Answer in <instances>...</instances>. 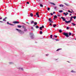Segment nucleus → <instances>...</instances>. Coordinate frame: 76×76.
Here are the masks:
<instances>
[{"label":"nucleus","instance_id":"nucleus-1","mask_svg":"<svg viewBox=\"0 0 76 76\" xmlns=\"http://www.w3.org/2000/svg\"><path fill=\"white\" fill-rule=\"evenodd\" d=\"M16 29V30H17L18 32H19V33H20V34H24V32H23V31H21V30H19L18 29Z\"/></svg>","mask_w":76,"mask_h":76},{"label":"nucleus","instance_id":"nucleus-2","mask_svg":"<svg viewBox=\"0 0 76 76\" xmlns=\"http://www.w3.org/2000/svg\"><path fill=\"white\" fill-rule=\"evenodd\" d=\"M64 35H65L66 37H69V34H68V33H66L65 32H64L63 33Z\"/></svg>","mask_w":76,"mask_h":76},{"label":"nucleus","instance_id":"nucleus-3","mask_svg":"<svg viewBox=\"0 0 76 76\" xmlns=\"http://www.w3.org/2000/svg\"><path fill=\"white\" fill-rule=\"evenodd\" d=\"M65 22L66 23H70V22H71V21H70V20H69L68 21H67L66 20L65 21Z\"/></svg>","mask_w":76,"mask_h":76},{"label":"nucleus","instance_id":"nucleus-4","mask_svg":"<svg viewBox=\"0 0 76 76\" xmlns=\"http://www.w3.org/2000/svg\"><path fill=\"white\" fill-rule=\"evenodd\" d=\"M36 15L37 16V17L38 18H39V14H38V12L36 13Z\"/></svg>","mask_w":76,"mask_h":76},{"label":"nucleus","instance_id":"nucleus-5","mask_svg":"<svg viewBox=\"0 0 76 76\" xmlns=\"http://www.w3.org/2000/svg\"><path fill=\"white\" fill-rule=\"evenodd\" d=\"M61 19H63L64 21H66V19L64 18L63 17H61Z\"/></svg>","mask_w":76,"mask_h":76},{"label":"nucleus","instance_id":"nucleus-6","mask_svg":"<svg viewBox=\"0 0 76 76\" xmlns=\"http://www.w3.org/2000/svg\"><path fill=\"white\" fill-rule=\"evenodd\" d=\"M32 35H31V36H30V37L31 38H32V39H33L34 38V37H33V36L34 35V34H32Z\"/></svg>","mask_w":76,"mask_h":76},{"label":"nucleus","instance_id":"nucleus-7","mask_svg":"<svg viewBox=\"0 0 76 76\" xmlns=\"http://www.w3.org/2000/svg\"><path fill=\"white\" fill-rule=\"evenodd\" d=\"M7 24H8V25H12V26H13V25H14V24H11L9 23V22H7Z\"/></svg>","mask_w":76,"mask_h":76},{"label":"nucleus","instance_id":"nucleus-8","mask_svg":"<svg viewBox=\"0 0 76 76\" xmlns=\"http://www.w3.org/2000/svg\"><path fill=\"white\" fill-rule=\"evenodd\" d=\"M50 4H53V5H54V6H55V5H56V4H54V3L50 2Z\"/></svg>","mask_w":76,"mask_h":76},{"label":"nucleus","instance_id":"nucleus-9","mask_svg":"<svg viewBox=\"0 0 76 76\" xmlns=\"http://www.w3.org/2000/svg\"><path fill=\"white\" fill-rule=\"evenodd\" d=\"M63 14L64 15H65L66 16H67V15L69 14V13H68V12H66V13L64 12L63 13Z\"/></svg>","mask_w":76,"mask_h":76},{"label":"nucleus","instance_id":"nucleus-10","mask_svg":"<svg viewBox=\"0 0 76 76\" xmlns=\"http://www.w3.org/2000/svg\"><path fill=\"white\" fill-rule=\"evenodd\" d=\"M14 23H19V22L18 21H14Z\"/></svg>","mask_w":76,"mask_h":76},{"label":"nucleus","instance_id":"nucleus-11","mask_svg":"<svg viewBox=\"0 0 76 76\" xmlns=\"http://www.w3.org/2000/svg\"><path fill=\"white\" fill-rule=\"evenodd\" d=\"M17 26L18 28H22V26L20 25V26L18 25Z\"/></svg>","mask_w":76,"mask_h":76},{"label":"nucleus","instance_id":"nucleus-12","mask_svg":"<svg viewBox=\"0 0 76 76\" xmlns=\"http://www.w3.org/2000/svg\"><path fill=\"white\" fill-rule=\"evenodd\" d=\"M30 15L31 17H32V16H33V14H32V13H31L30 14Z\"/></svg>","mask_w":76,"mask_h":76},{"label":"nucleus","instance_id":"nucleus-13","mask_svg":"<svg viewBox=\"0 0 76 76\" xmlns=\"http://www.w3.org/2000/svg\"><path fill=\"white\" fill-rule=\"evenodd\" d=\"M73 18V16H71V19L70 20L71 21H72V19Z\"/></svg>","mask_w":76,"mask_h":76},{"label":"nucleus","instance_id":"nucleus-14","mask_svg":"<svg viewBox=\"0 0 76 76\" xmlns=\"http://www.w3.org/2000/svg\"><path fill=\"white\" fill-rule=\"evenodd\" d=\"M35 28H36V29H38V28H39V26H35Z\"/></svg>","mask_w":76,"mask_h":76},{"label":"nucleus","instance_id":"nucleus-15","mask_svg":"<svg viewBox=\"0 0 76 76\" xmlns=\"http://www.w3.org/2000/svg\"><path fill=\"white\" fill-rule=\"evenodd\" d=\"M60 7H64V6L62 4H60L59 5Z\"/></svg>","mask_w":76,"mask_h":76},{"label":"nucleus","instance_id":"nucleus-16","mask_svg":"<svg viewBox=\"0 0 76 76\" xmlns=\"http://www.w3.org/2000/svg\"><path fill=\"white\" fill-rule=\"evenodd\" d=\"M72 23V26H75V25H76V24H74L73 23Z\"/></svg>","mask_w":76,"mask_h":76},{"label":"nucleus","instance_id":"nucleus-17","mask_svg":"<svg viewBox=\"0 0 76 76\" xmlns=\"http://www.w3.org/2000/svg\"><path fill=\"white\" fill-rule=\"evenodd\" d=\"M53 26L54 28H55V27H56V26H57V25L56 24H53Z\"/></svg>","mask_w":76,"mask_h":76},{"label":"nucleus","instance_id":"nucleus-18","mask_svg":"<svg viewBox=\"0 0 76 76\" xmlns=\"http://www.w3.org/2000/svg\"><path fill=\"white\" fill-rule=\"evenodd\" d=\"M34 25H37V22H34Z\"/></svg>","mask_w":76,"mask_h":76},{"label":"nucleus","instance_id":"nucleus-19","mask_svg":"<svg viewBox=\"0 0 76 76\" xmlns=\"http://www.w3.org/2000/svg\"><path fill=\"white\" fill-rule=\"evenodd\" d=\"M57 17L56 16V15H55V16H54V18H53L54 19H55V18H57Z\"/></svg>","mask_w":76,"mask_h":76},{"label":"nucleus","instance_id":"nucleus-20","mask_svg":"<svg viewBox=\"0 0 76 76\" xmlns=\"http://www.w3.org/2000/svg\"><path fill=\"white\" fill-rule=\"evenodd\" d=\"M22 27L23 28L25 29V26H22Z\"/></svg>","mask_w":76,"mask_h":76},{"label":"nucleus","instance_id":"nucleus-21","mask_svg":"<svg viewBox=\"0 0 76 76\" xmlns=\"http://www.w3.org/2000/svg\"><path fill=\"white\" fill-rule=\"evenodd\" d=\"M59 12H60V13H62V12H63V10H59Z\"/></svg>","mask_w":76,"mask_h":76},{"label":"nucleus","instance_id":"nucleus-22","mask_svg":"<svg viewBox=\"0 0 76 76\" xmlns=\"http://www.w3.org/2000/svg\"><path fill=\"white\" fill-rule=\"evenodd\" d=\"M61 50V49H60V48L56 50V51H59V50Z\"/></svg>","mask_w":76,"mask_h":76},{"label":"nucleus","instance_id":"nucleus-23","mask_svg":"<svg viewBox=\"0 0 76 76\" xmlns=\"http://www.w3.org/2000/svg\"><path fill=\"white\" fill-rule=\"evenodd\" d=\"M69 36H70V35H72V33H71L70 32H69Z\"/></svg>","mask_w":76,"mask_h":76},{"label":"nucleus","instance_id":"nucleus-24","mask_svg":"<svg viewBox=\"0 0 76 76\" xmlns=\"http://www.w3.org/2000/svg\"><path fill=\"white\" fill-rule=\"evenodd\" d=\"M33 23H34V21H31V24H32Z\"/></svg>","mask_w":76,"mask_h":76},{"label":"nucleus","instance_id":"nucleus-25","mask_svg":"<svg viewBox=\"0 0 76 76\" xmlns=\"http://www.w3.org/2000/svg\"><path fill=\"white\" fill-rule=\"evenodd\" d=\"M3 21H4L5 22H6V19H5L4 18L3 19Z\"/></svg>","mask_w":76,"mask_h":76},{"label":"nucleus","instance_id":"nucleus-26","mask_svg":"<svg viewBox=\"0 0 76 76\" xmlns=\"http://www.w3.org/2000/svg\"><path fill=\"white\" fill-rule=\"evenodd\" d=\"M59 32H62V30H61V29H60L59 30Z\"/></svg>","mask_w":76,"mask_h":76},{"label":"nucleus","instance_id":"nucleus-27","mask_svg":"<svg viewBox=\"0 0 76 76\" xmlns=\"http://www.w3.org/2000/svg\"><path fill=\"white\" fill-rule=\"evenodd\" d=\"M73 19H76V16H74V17H73Z\"/></svg>","mask_w":76,"mask_h":76},{"label":"nucleus","instance_id":"nucleus-28","mask_svg":"<svg viewBox=\"0 0 76 76\" xmlns=\"http://www.w3.org/2000/svg\"><path fill=\"white\" fill-rule=\"evenodd\" d=\"M49 21H50V22L51 20V18H49Z\"/></svg>","mask_w":76,"mask_h":76},{"label":"nucleus","instance_id":"nucleus-29","mask_svg":"<svg viewBox=\"0 0 76 76\" xmlns=\"http://www.w3.org/2000/svg\"><path fill=\"white\" fill-rule=\"evenodd\" d=\"M40 7H43V5H42V4H41L40 5Z\"/></svg>","mask_w":76,"mask_h":76},{"label":"nucleus","instance_id":"nucleus-30","mask_svg":"<svg viewBox=\"0 0 76 76\" xmlns=\"http://www.w3.org/2000/svg\"><path fill=\"white\" fill-rule=\"evenodd\" d=\"M50 8H48V11H50Z\"/></svg>","mask_w":76,"mask_h":76},{"label":"nucleus","instance_id":"nucleus-31","mask_svg":"<svg viewBox=\"0 0 76 76\" xmlns=\"http://www.w3.org/2000/svg\"><path fill=\"white\" fill-rule=\"evenodd\" d=\"M40 34H42V32L41 31H40Z\"/></svg>","mask_w":76,"mask_h":76},{"label":"nucleus","instance_id":"nucleus-32","mask_svg":"<svg viewBox=\"0 0 76 76\" xmlns=\"http://www.w3.org/2000/svg\"><path fill=\"white\" fill-rule=\"evenodd\" d=\"M20 69H21V70L23 71V68H22Z\"/></svg>","mask_w":76,"mask_h":76},{"label":"nucleus","instance_id":"nucleus-33","mask_svg":"<svg viewBox=\"0 0 76 76\" xmlns=\"http://www.w3.org/2000/svg\"><path fill=\"white\" fill-rule=\"evenodd\" d=\"M66 29H67V30H68V29H69V27H66Z\"/></svg>","mask_w":76,"mask_h":76},{"label":"nucleus","instance_id":"nucleus-34","mask_svg":"<svg viewBox=\"0 0 76 76\" xmlns=\"http://www.w3.org/2000/svg\"><path fill=\"white\" fill-rule=\"evenodd\" d=\"M40 30H42V27H40Z\"/></svg>","mask_w":76,"mask_h":76},{"label":"nucleus","instance_id":"nucleus-35","mask_svg":"<svg viewBox=\"0 0 76 76\" xmlns=\"http://www.w3.org/2000/svg\"><path fill=\"white\" fill-rule=\"evenodd\" d=\"M57 16H58V17H60V15L58 14L57 15Z\"/></svg>","mask_w":76,"mask_h":76},{"label":"nucleus","instance_id":"nucleus-36","mask_svg":"<svg viewBox=\"0 0 76 76\" xmlns=\"http://www.w3.org/2000/svg\"><path fill=\"white\" fill-rule=\"evenodd\" d=\"M71 72H72L73 73H75V72L73 70H72L71 71Z\"/></svg>","mask_w":76,"mask_h":76},{"label":"nucleus","instance_id":"nucleus-37","mask_svg":"<svg viewBox=\"0 0 76 76\" xmlns=\"http://www.w3.org/2000/svg\"><path fill=\"white\" fill-rule=\"evenodd\" d=\"M41 27L42 28H44V26H42Z\"/></svg>","mask_w":76,"mask_h":76},{"label":"nucleus","instance_id":"nucleus-38","mask_svg":"<svg viewBox=\"0 0 76 76\" xmlns=\"http://www.w3.org/2000/svg\"><path fill=\"white\" fill-rule=\"evenodd\" d=\"M24 31H27V29H24Z\"/></svg>","mask_w":76,"mask_h":76},{"label":"nucleus","instance_id":"nucleus-39","mask_svg":"<svg viewBox=\"0 0 76 76\" xmlns=\"http://www.w3.org/2000/svg\"><path fill=\"white\" fill-rule=\"evenodd\" d=\"M54 37H55V38H57V36H56V35H55Z\"/></svg>","mask_w":76,"mask_h":76},{"label":"nucleus","instance_id":"nucleus-40","mask_svg":"<svg viewBox=\"0 0 76 76\" xmlns=\"http://www.w3.org/2000/svg\"><path fill=\"white\" fill-rule=\"evenodd\" d=\"M52 36H53V35H50V38H52Z\"/></svg>","mask_w":76,"mask_h":76},{"label":"nucleus","instance_id":"nucleus-41","mask_svg":"<svg viewBox=\"0 0 76 76\" xmlns=\"http://www.w3.org/2000/svg\"><path fill=\"white\" fill-rule=\"evenodd\" d=\"M51 23H53V21H52V20H51V21H50Z\"/></svg>","mask_w":76,"mask_h":76},{"label":"nucleus","instance_id":"nucleus-42","mask_svg":"<svg viewBox=\"0 0 76 76\" xmlns=\"http://www.w3.org/2000/svg\"><path fill=\"white\" fill-rule=\"evenodd\" d=\"M64 4H65V5H66V6H67V5H68V4L66 3H65Z\"/></svg>","mask_w":76,"mask_h":76},{"label":"nucleus","instance_id":"nucleus-43","mask_svg":"<svg viewBox=\"0 0 76 76\" xmlns=\"http://www.w3.org/2000/svg\"><path fill=\"white\" fill-rule=\"evenodd\" d=\"M27 4H29V3L28 2H27Z\"/></svg>","mask_w":76,"mask_h":76},{"label":"nucleus","instance_id":"nucleus-44","mask_svg":"<svg viewBox=\"0 0 76 76\" xmlns=\"http://www.w3.org/2000/svg\"><path fill=\"white\" fill-rule=\"evenodd\" d=\"M57 9V7H55V9Z\"/></svg>","mask_w":76,"mask_h":76},{"label":"nucleus","instance_id":"nucleus-45","mask_svg":"<svg viewBox=\"0 0 76 76\" xmlns=\"http://www.w3.org/2000/svg\"><path fill=\"white\" fill-rule=\"evenodd\" d=\"M50 14L51 15H53V14H52V13H51Z\"/></svg>","mask_w":76,"mask_h":76},{"label":"nucleus","instance_id":"nucleus-46","mask_svg":"<svg viewBox=\"0 0 76 76\" xmlns=\"http://www.w3.org/2000/svg\"><path fill=\"white\" fill-rule=\"evenodd\" d=\"M10 64H13V63L12 62H10Z\"/></svg>","mask_w":76,"mask_h":76},{"label":"nucleus","instance_id":"nucleus-47","mask_svg":"<svg viewBox=\"0 0 76 76\" xmlns=\"http://www.w3.org/2000/svg\"><path fill=\"white\" fill-rule=\"evenodd\" d=\"M68 12H69V13H70V10H68Z\"/></svg>","mask_w":76,"mask_h":76},{"label":"nucleus","instance_id":"nucleus-48","mask_svg":"<svg viewBox=\"0 0 76 76\" xmlns=\"http://www.w3.org/2000/svg\"><path fill=\"white\" fill-rule=\"evenodd\" d=\"M32 29H33V30H34V28L33 27H31Z\"/></svg>","mask_w":76,"mask_h":76},{"label":"nucleus","instance_id":"nucleus-49","mask_svg":"<svg viewBox=\"0 0 76 76\" xmlns=\"http://www.w3.org/2000/svg\"><path fill=\"white\" fill-rule=\"evenodd\" d=\"M0 22H1L2 23H3V21H0Z\"/></svg>","mask_w":76,"mask_h":76},{"label":"nucleus","instance_id":"nucleus-50","mask_svg":"<svg viewBox=\"0 0 76 76\" xmlns=\"http://www.w3.org/2000/svg\"><path fill=\"white\" fill-rule=\"evenodd\" d=\"M52 39H54V38H52Z\"/></svg>","mask_w":76,"mask_h":76},{"label":"nucleus","instance_id":"nucleus-51","mask_svg":"<svg viewBox=\"0 0 76 76\" xmlns=\"http://www.w3.org/2000/svg\"><path fill=\"white\" fill-rule=\"evenodd\" d=\"M55 40H56V41H58V39H56Z\"/></svg>","mask_w":76,"mask_h":76},{"label":"nucleus","instance_id":"nucleus-52","mask_svg":"<svg viewBox=\"0 0 76 76\" xmlns=\"http://www.w3.org/2000/svg\"><path fill=\"white\" fill-rule=\"evenodd\" d=\"M50 25H51V26H52V25H51V23L50 24Z\"/></svg>","mask_w":76,"mask_h":76},{"label":"nucleus","instance_id":"nucleus-53","mask_svg":"<svg viewBox=\"0 0 76 76\" xmlns=\"http://www.w3.org/2000/svg\"><path fill=\"white\" fill-rule=\"evenodd\" d=\"M54 13H55V12H53V14H54Z\"/></svg>","mask_w":76,"mask_h":76},{"label":"nucleus","instance_id":"nucleus-54","mask_svg":"<svg viewBox=\"0 0 76 76\" xmlns=\"http://www.w3.org/2000/svg\"><path fill=\"white\" fill-rule=\"evenodd\" d=\"M5 19H7V17H5V18H4Z\"/></svg>","mask_w":76,"mask_h":76},{"label":"nucleus","instance_id":"nucleus-55","mask_svg":"<svg viewBox=\"0 0 76 76\" xmlns=\"http://www.w3.org/2000/svg\"><path fill=\"white\" fill-rule=\"evenodd\" d=\"M72 12H73V13H74V12H73V10H72Z\"/></svg>","mask_w":76,"mask_h":76},{"label":"nucleus","instance_id":"nucleus-56","mask_svg":"<svg viewBox=\"0 0 76 76\" xmlns=\"http://www.w3.org/2000/svg\"><path fill=\"white\" fill-rule=\"evenodd\" d=\"M46 56H48V54H46Z\"/></svg>","mask_w":76,"mask_h":76},{"label":"nucleus","instance_id":"nucleus-57","mask_svg":"<svg viewBox=\"0 0 76 76\" xmlns=\"http://www.w3.org/2000/svg\"><path fill=\"white\" fill-rule=\"evenodd\" d=\"M2 19V18H0V19Z\"/></svg>","mask_w":76,"mask_h":76},{"label":"nucleus","instance_id":"nucleus-58","mask_svg":"<svg viewBox=\"0 0 76 76\" xmlns=\"http://www.w3.org/2000/svg\"><path fill=\"white\" fill-rule=\"evenodd\" d=\"M70 16H71V15H72V14H70Z\"/></svg>","mask_w":76,"mask_h":76},{"label":"nucleus","instance_id":"nucleus-59","mask_svg":"<svg viewBox=\"0 0 76 76\" xmlns=\"http://www.w3.org/2000/svg\"><path fill=\"white\" fill-rule=\"evenodd\" d=\"M70 13H72V12H70Z\"/></svg>","mask_w":76,"mask_h":76},{"label":"nucleus","instance_id":"nucleus-60","mask_svg":"<svg viewBox=\"0 0 76 76\" xmlns=\"http://www.w3.org/2000/svg\"><path fill=\"white\" fill-rule=\"evenodd\" d=\"M34 16H35V17H36V15H34Z\"/></svg>","mask_w":76,"mask_h":76},{"label":"nucleus","instance_id":"nucleus-61","mask_svg":"<svg viewBox=\"0 0 76 76\" xmlns=\"http://www.w3.org/2000/svg\"><path fill=\"white\" fill-rule=\"evenodd\" d=\"M35 25H33V26H35Z\"/></svg>","mask_w":76,"mask_h":76},{"label":"nucleus","instance_id":"nucleus-62","mask_svg":"<svg viewBox=\"0 0 76 76\" xmlns=\"http://www.w3.org/2000/svg\"><path fill=\"white\" fill-rule=\"evenodd\" d=\"M38 1H40V0H37Z\"/></svg>","mask_w":76,"mask_h":76},{"label":"nucleus","instance_id":"nucleus-63","mask_svg":"<svg viewBox=\"0 0 76 76\" xmlns=\"http://www.w3.org/2000/svg\"><path fill=\"white\" fill-rule=\"evenodd\" d=\"M27 23H28V22H27Z\"/></svg>","mask_w":76,"mask_h":76},{"label":"nucleus","instance_id":"nucleus-64","mask_svg":"<svg viewBox=\"0 0 76 76\" xmlns=\"http://www.w3.org/2000/svg\"><path fill=\"white\" fill-rule=\"evenodd\" d=\"M72 37H73V35H72Z\"/></svg>","mask_w":76,"mask_h":76}]
</instances>
